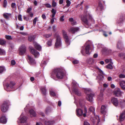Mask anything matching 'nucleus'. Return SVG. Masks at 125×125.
<instances>
[{"mask_svg": "<svg viewBox=\"0 0 125 125\" xmlns=\"http://www.w3.org/2000/svg\"><path fill=\"white\" fill-rule=\"evenodd\" d=\"M33 44L35 48L39 51H41L42 49V47L41 46L37 43L34 42Z\"/></svg>", "mask_w": 125, "mask_h": 125, "instance_id": "f3484780", "label": "nucleus"}, {"mask_svg": "<svg viewBox=\"0 0 125 125\" xmlns=\"http://www.w3.org/2000/svg\"><path fill=\"white\" fill-rule=\"evenodd\" d=\"M27 59L30 64H34L36 63L35 60L29 55L27 56Z\"/></svg>", "mask_w": 125, "mask_h": 125, "instance_id": "4468645a", "label": "nucleus"}, {"mask_svg": "<svg viewBox=\"0 0 125 125\" xmlns=\"http://www.w3.org/2000/svg\"><path fill=\"white\" fill-rule=\"evenodd\" d=\"M125 117V112H123L121 113L119 117V120L120 121H123Z\"/></svg>", "mask_w": 125, "mask_h": 125, "instance_id": "6ab92c4d", "label": "nucleus"}, {"mask_svg": "<svg viewBox=\"0 0 125 125\" xmlns=\"http://www.w3.org/2000/svg\"><path fill=\"white\" fill-rule=\"evenodd\" d=\"M120 104L121 108L125 106V101L123 100L120 102Z\"/></svg>", "mask_w": 125, "mask_h": 125, "instance_id": "7c9ffc66", "label": "nucleus"}, {"mask_svg": "<svg viewBox=\"0 0 125 125\" xmlns=\"http://www.w3.org/2000/svg\"><path fill=\"white\" fill-rule=\"evenodd\" d=\"M11 15L10 13H4L3 15L4 17L6 19H8L9 17Z\"/></svg>", "mask_w": 125, "mask_h": 125, "instance_id": "c85d7f7f", "label": "nucleus"}, {"mask_svg": "<svg viewBox=\"0 0 125 125\" xmlns=\"http://www.w3.org/2000/svg\"><path fill=\"white\" fill-rule=\"evenodd\" d=\"M84 113L83 114V115L84 117H85L86 115V114L87 112V109L86 107H84Z\"/></svg>", "mask_w": 125, "mask_h": 125, "instance_id": "58836bf2", "label": "nucleus"}, {"mask_svg": "<svg viewBox=\"0 0 125 125\" xmlns=\"http://www.w3.org/2000/svg\"><path fill=\"white\" fill-rule=\"evenodd\" d=\"M29 112L30 114V115L31 117L35 116L36 115L35 112L32 109L30 110Z\"/></svg>", "mask_w": 125, "mask_h": 125, "instance_id": "5701e85b", "label": "nucleus"}, {"mask_svg": "<svg viewBox=\"0 0 125 125\" xmlns=\"http://www.w3.org/2000/svg\"><path fill=\"white\" fill-rule=\"evenodd\" d=\"M79 62V61L76 60H74L72 61V63L74 64H77Z\"/></svg>", "mask_w": 125, "mask_h": 125, "instance_id": "49530a36", "label": "nucleus"}, {"mask_svg": "<svg viewBox=\"0 0 125 125\" xmlns=\"http://www.w3.org/2000/svg\"><path fill=\"white\" fill-rule=\"evenodd\" d=\"M97 69L98 70L99 72L100 73L101 75H104V74L102 70H101L100 69L98 68Z\"/></svg>", "mask_w": 125, "mask_h": 125, "instance_id": "8fccbe9b", "label": "nucleus"}, {"mask_svg": "<svg viewBox=\"0 0 125 125\" xmlns=\"http://www.w3.org/2000/svg\"><path fill=\"white\" fill-rule=\"evenodd\" d=\"M79 31V28L78 27H73L71 28L69 30V31L71 32L72 33H74L75 32L77 31Z\"/></svg>", "mask_w": 125, "mask_h": 125, "instance_id": "2eb2a0df", "label": "nucleus"}, {"mask_svg": "<svg viewBox=\"0 0 125 125\" xmlns=\"http://www.w3.org/2000/svg\"><path fill=\"white\" fill-rule=\"evenodd\" d=\"M84 125H90L89 123L86 121H85L84 122Z\"/></svg>", "mask_w": 125, "mask_h": 125, "instance_id": "e2e57ef3", "label": "nucleus"}, {"mask_svg": "<svg viewBox=\"0 0 125 125\" xmlns=\"http://www.w3.org/2000/svg\"><path fill=\"white\" fill-rule=\"evenodd\" d=\"M106 106L105 105H102L101 108V112L104 115H105L107 113Z\"/></svg>", "mask_w": 125, "mask_h": 125, "instance_id": "f8f14e48", "label": "nucleus"}, {"mask_svg": "<svg viewBox=\"0 0 125 125\" xmlns=\"http://www.w3.org/2000/svg\"><path fill=\"white\" fill-rule=\"evenodd\" d=\"M88 17H89V19H92V17L91 16H83L81 17V20L83 23L86 24H88V21L87 19Z\"/></svg>", "mask_w": 125, "mask_h": 125, "instance_id": "423d86ee", "label": "nucleus"}, {"mask_svg": "<svg viewBox=\"0 0 125 125\" xmlns=\"http://www.w3.org/2000/svg\"><path fill=\"white\" fill-rule=\"evenodd\" d=\"M77 115L78 116L83 115V110L79 109H77L76 110Z\"/></svg>", "mask_w": 125, "mask_h": 125, "instance_id": "dca6fc26", "label": "nucleus"}, {"mask_svg": "<svg viewBox=\"0 0 125 125\" xmlns=\"http://www.w3.org/2000/svg\"><path fill=\"white\" fill-rule=\"evenodd\" d=\"M30 48L31 53L34 55L35 58H38L40 54L39 52L37 51L32 47H30Z\"/></svg>", "mask_w": 125, "mask_h": 125, "instance_id": "0eeeda50", "label": "nucleus"}, {"mask_svg": "<svg viewBox=\"0 0 125 125\" xmlns=\"http://www.w3.org/2000/svg\"><path fill=\"white\" fill-rule=\"evenodd\" d=\"M52 35V34H45L43 35V36L46 38H48L49 37H51Z\"/></svg>", "mask_w": 125, "mask_h": 125, "instance_id": "c9c22d12", "label": "nucleus"}, {"mask_svg": "<svg viewBox=\"0 0 125 125\" xmlns=\"http://www.w3.org/2000/svg\"><path fill=\"white\" fill-rule=\"evenodd\" d=\"M10 102L9 101H5L2 105L1 107V111L3 112H6L8 108V106L10 104Z\"/></svg>", "mask_w": 125, "mask_h": 125, "instance_id": "20e7f679", "label": "nucleus"}, {"mask_svg": "<svg viewBox=\"0 0 125 125\" xmlns=\"http://www.w3.org/2000/svg\"><path fill=\"white\" fill-rule=\"evenodd\" d=\"M50 93L51 95L53 96H54L56 95V94L52 90H50Z\"/></svg>", "mask_w": 125, "mask_h": 125, "instance_id": "4c0bfd02", "label": "nucleus"}, {"mask_svg": "<svg viewBox=\"0 0 125 125\" xmlns=\"http://www.w3.org/2000/svg\"><path fill=\"white\" fill-rule=\"evenodd\" d=\"M114 94L116 96L119 97L121 96L123 92L121 91L120 89L118 88H116L114 91Z\"/></svg>", "mask_w": 125, "mask_h": 125, "instance_id": "39448f33", "label": "nucleus"}, {"mask_svg": "<svg viewBox=\"0 0 125 125\" xmlns=\"http://www.w3.org/2000/svg\"><path fill=\"white\" fill-rule=\"evenodd\" d=\"M42 17L43 19H45L46 18V16L45 14H43L42 15Z\"/></svg>", "mask_w": 125, "mask_h": 125, "instance_id": "774afa93", "label": "nucleus"}, {"mask_svg": "<svg viewBox=\"0 0 125 125\" xmlns=\"http://www.w3.org/2000/svg\"><path fill=\"white\" fill-rule=\"evenodd\" d=\"M123 46L122 42L121 41H119L117 44V47L119 49H121L123 48Z\"/></svg>", "mask_w": 125, "mask_h": 125, "instance_id": "4be33fe9", "label": "nucleus"}, {"mask_svg": "<svg viewBox=\"0 0 125 125\" xmlns=\"http://www.w3.org/2000/svg\"><path fill=\"white\" fill-rule=\"evenodd\" d=\"M63 37L65 39V41L67 44L68 45L70 44V42L68 36L67 35L66 32L64 30H63L62 31Z\"/></svg>", "mask_w": 125, "mask_h": 125, "instance_id": "1a4fd4ad", "label": "nucleus"}, {"mask_svg": "<svg viewBox=\"0 0 125 125\" xmlns=\"http://www.w3.org/2000/svg\"><path fill=\"white\" fill-rule=\"evenodd\" d=\"M112 103L115 106H116L118 105L119 102L117 99L115 98H113L111 99Z\"/></svg>", "mask_w": 125, "mask_h": 125, "instance_id": "ddd939ff", "label": "nucleus"}, {"mask_svg": "<svg viewBox=\"0 0 125 125\" xmlns=\"http://www.w3.org/2000/svg\"><path fill=\"white\" fill-rule=\"evenodd\" d=\"M5 69L4 67L2 66H0V73H2Z\"/></svg>", "mask_w": 125, "mask_h": 125, "instance_id": "c03bdc74", "label": "nucleus"}, {"mask_svg": "<svg viewBox=\"0 0 125 125\" xmlns=\"http://www.w3.org/2000/svg\"><path fill=\"white\" fill-rule=\"evenodd\" d=\"M20 33L21 34L24 35H28L27 33L23 32H21Z\"/></svg>", "mask_w": 125, "mask_h": 125, "instance_id": "69168bd1", "label": "nucleus"}, {"mask_svg": "<svg viewBox=\"0 0 125 125\" xmlns=\"http://www.w3.org/2000/svg\"><path fill=\"white\" fill-rule=\"evenodd\" d=\"M51 12L52 14H55L56 13V11L54 9H52Z\"/></svg>", "mask_w": 125, "mask_h": 125, "instance_id": "4d7b16f0", "label": "nucleus"}, {"mask_svg": "<svg viewBox=\"0 0 125 125\" xmlns=\"http://www.w3.org/2000/svg\"><path fill=\"white\" fill-rule=\"evenodd\" d=\"M64 16H62L61 17L60 19V21H64V19H63Z\"/></svg>", "mask_w": 125, "mask_h": 125, "instance_id": "bf43d9fd", "label": "nucleus"}, {"mask_svg": "<svg viewBox=\"0 0 125 125\" xmlns=\"http://www.w3.org/2000/svg\"><path fill=\"white\" fill-rule=\"evenodd\" d=\"M103 94L102 93H101L99 95L98 97V100H102L103 99Z\"/></svg>", "mask_w": 125, "mask_h": 125, "instance_id": "2f4dec72", "label": "nucleus"}, {"mask_svg": "<svg viewBox=\"0 0 125 125\" xmlns=\"http://www.w3.org/2000/svg\"><path fill=\"white\" fill-rule=\"evenodd\" d=\"M111 87L113 88H115V85L113 84H112L111 85Z\"/></svg>", "mask_w": 125, "mask_h": 125, "instance_id": "338daca9", "label": "nucleus"}, {"mask_svg": "<svg viewBox=\"0 0 125 125\" xmlns=\"http://www.w3.org/2000/svg\"><path fill=\"white\" fill-rule=\"evenodd\" d=\"M11 36H10L6 35L5 36L6 38L8 40H9L11 39Z\"/></svg>", "mask_w": 125, "mask_h": 125, "instance_id": "6e6d98bb", "label": "nucleus"}, {"mask_svg": "<svg viewBox=\"0 0 125 125\" xmlns=\"http://www.w3.org/2000/svg\"><path fill=\"white\" fill-rule=\"evenodd\" d=\"M31 8H29L27 10V12L28 13H30V11L31 10Z\"/></svg>", "mask_w": 125, "mask_h": 125, "instance_id": "13d9d810", "label": "nucleus"}, {"mask_svg": "<svg viewBox=\"0 0 125 125\" xmlns=\"http://www.w3.org/2000/svg\"><path fill=\"white\" fill-rule=\"evenodd\" d=\"M46 7L47 8H51L52 7L51 5L48 3L45 4H44Z\"/></svg>", "mask_w": 125, "mask_h": 125, "instance_id": "de8ad7c7", "label": "nucleus"}, {"mask_svg": "<svg viewBox=\"0 0 125 125\" xmlns=\"http://www.w3.org/2000/svg\"><path fill=\"white\" fill-rule=\"evenodd\" d=\"M55 18H52L51 20V23L52 24L54 21Z\"/></svg>", "mask_w": 125, "mask_h": 125, "instance_id": "680f3d73", "label": "nucleus"}, {"mask_svg": "<svg viewBox=\"0 0 125 125\" xmlns=\"http://www.w3.org/2000/svg\"><path fill=\"white\" fill-rule=\"evenodd\" d=\"M69 21L71 22V24L73 25H76V23L75 21H74L73 18H71L69 19Z\"/></svg>", "mask_w": 125, "mask_h": 125, "instance_id": "a878e982", "label": "nucleus"}, {"mask_svg": "<svg viewBox=\"0 0 125 125\" xmlns=\"http://www.w3.org/2000/svg\"><path fill=\"white\" fill-rule=\"evenodd\" d=\"M66 3H67L66 6L68 7H69L71 4V1L69 0H67L66 1Z\"/></svg>", "mask_w": 125, "mask_h": 125, "instance_id": "a18cd8bd", "label": "nucleus"}, {"mask_svg": "<svg viewBox=\"0 0 125 125\" xmlns=\"http://www.w3.org/2000/svg\"><path fill=\"white\" fill-rule=\"evenodd\" d=\"M7 5V1L6 0H4L3 6L5 8Z\"/></svg>", "mask_w": 125, "mask_h": 125, "instance_id": "09e8293b", "label": "nucleus"}, {"mask_svg": "<svg viewBox=\"0 0 125 125\" xmlns=\"http://www.w3.org/2000/svg\"><path fill=\"white\" fill-rule=\"evenodd\" d=\"M90 46L89 44H88L85 46V51L86 54H90Z\"/></svg>", "mask_w": 125, "mask_h": 125, "instance_id": "a211bd4d", "label": "nucleus"}, {"mask_svg": "<svg viewBox=\"0 0 125 125\" xmlns=\"http://www.w3.org/2000/svg\"><path fill=\"white\" fill-rule=\"evenodd\" d=\"M38 19V18H35L33 20V23L34 25H35L36 23V21Z\"/></svg>", "mask_w": 125, "mask_h": 125, "instance_id": "603ef678", "label": "nucleus"}, {"mask_svg": "<svg viewBox=\"0 0 125 125\" xmlns=\"http://www.w3.org/2000/svg\"><path fill=\"white\" fill-rule=\"evenodd\" d=\"M113 64L110 63L108 64L106 66V68L107 69H112L113 68V66L112 65Z\"/></svg>", "mask_w": 125, "mask_h": 125, "instance_id": "c756f323", "label": "nucleus"}, {"mask_svg": "<svg viewBox=\"0 0 125 125\" xmlns=\"http://www.w3.org/2000/svg\"><path fill=\"white\" fill-rule=\"evenodd\" d=\"M55 37L56 38L55 44V47L56 48L59 47L61 46L62 44L61 38L59 35L57 34L55 35Z\"/></svg>", "mask_w": 125, "mask_h": 125, "instance_id": "7ed1b4c3", "label": "nucleus"}, {"mask_svg": "<svg viewBox=\"0 0 125 125\" xmlns=\"http://www.w3.org/2000/svg\"><path fill=\"white\" fill-rule=\"evenodd\" d=\"M14 84L12 82H10V83L9 84L7 83L6 85V88L5 89L6 90L9 91L11 89L13 88V87L14 85Z\"/></svg>", "mask_w": 125, "mask_h": 125, "instance_id": "6e6552de", "label": "nucleus"}, {"mask_svg": "<svg viewBox=\"0 0 125 125\" xmlns=\"http://www.w3.org/2000/svg\"><path fill=\"white\" fill-rule=\"evenodd\" d=\"M89 110L91 112L94 113L95 111V109L94 108L92 107H91L89 108Z\"/></svg>", "mask_w": 125, "mask_h": 125, "instance_id": "37998d69", "label": "nucleus"}, {"mask_svg": "<svg viewBox=\"0 0 125 125\" xmlns=\"http://www.w3.org/2000/svg\"><path fill=\"white\" fill-rule=\"evenodd\" d=\"M54 73L57 77L58 79H61L64 75L63 70L60 68H56L54 69L51 74V77L53 78V73Z\"/></svg>", "mask_w": 125, "mask_h": 125, "instance_id": "f257e3e1", "label": "nucleus"}, {"mask_svg": "<svg viewBox=\"0 0 125 125\" xmlns=\"http://www.w3.org/2000/svg\"><path fill=\"white\" fill-rule=\"evenodd\" d=\"M97 9L100 10H102L103 9V7L102 4L100 3H99V5Z\"/></svg>", "mask_w": 125, "mask_h": 125, "instance_id": "cd10ccee", "label": "nucleus"}, {"mask_svg": "<svg viewBox=\"0 0 125 125\" xmlns=\"http://www.w3.org/2000/svg\"><path fill=\"white\" fill-rule=\"evenodd\" d=\"M7 122V119L5 116H2L1 118L0 122L1 123L5 124Z\"/></svg>", "mask_w": 125, "mask_h": 125, "instance_id": "aec40b11", "label": "nucleus"}, {"mask_svg": "<svg viewBox=\"0 0 125 125\" xmlns=\"http://www.w3.org/2000/svg\"><path fill=\"white\" fill-rule=\"evenodd\" d=\"M120 85L122 88L124 90H125V81H122L120 82Z\"/></svg>", "mask_w": 125, "mask_h": 125, "instance_id": "412c9836", "label": "nucleus"}, {"mask_svg": "<svg viewBox=\"0 0 125 125\" xmlns=\"http://www.w3.org/2000/svg\"><path fill=\"white\" fill-rule=\"evenodd\" d=\"M56 3L55 2L54 0H52V6L53 7H54L56 6Z\"/></svg>", "mask_w": 125, "mask_h": 125, "instance_id": "a19ab883", "label": "nucleus"}, {"mask_svg": "<svg viewBox=\"0 0 125 125\" xmlns=\"http://www.w3.org/2000/svg\"><path fill=\"white\" fill-rule=\"evenodd\" d=\"M35 36H31L28 38V40L29 41L31 42L33 41L34 39Z\"/></svg>", "mask_w": 125, "mask_h": 125, "instance_id": "f704fd0d", "label": "nucleus"}, {"mask_svg": "<svg viewBox=\"0 0 125 125\" xmlns=\"http://www.w3.org/2000/svg\"><path fill=\"white\" fill-rule=\"evenodd\" d=\"M52 40H49L47 43V44L49 46H50L52 45Z\"/></svg>", "mask_w": 125, "mask_h": 125, "instance_id": "ea45409f", "label": "nucleus"}, {"mask_svg": "<svg viewBox=\"0 0 125 125\" xmlns=\"http://www.w3.org/2000/svg\"><path fill=\"white\" fill-rule=\"evenodd\" d=\"M6 43V41L0 38V45H3Z\"/></svg>", "mask_w": 125, "mask_h": 125, "instance_id": "72a5a7b5", "label": "nucleus"}, {"mask_svg": "<svg viewBox=\"0 0 125 125\" xmlns=\"http://www.w3.org/2000/svg\"><path fill=\"white\" fill-rule=\"evenodd\" d=\"M105 62L107 63H108L109 62H110V63L112 64H113V62L112 61V60L111 59H106L105 60Z\"/></svg>", "mask_w": 125, "mask_h": 125, "instance_id": "e433bc0d", "label": "nucleus"}, {"mask_svg": "<svg viewBox=\"0 0 125 125\" xmlns=\"http://www.w3.org/2000/svg\"><path fill=\"white\" fill-rule=\"evenodd\" d=\"M119 56L125 60V53H122L119 54Z\"/></svg>", "mask_w": 125, "mask_h": 125, "instance_id": "79ce46f5", "label": "nucleus"}, {"mask_svg": "<svg viewBox=\"0 0 125 125\" xmlns=\"http://www.w3.org/2000/svg\"><path fill=\"white\" fill-rule=\"evenodd\" d=\"M45 124L46 125H51L53 123V121H46L45 122Z\"/></svg>", "mask_w": 125, "mask_h": 125, "instance_id": "473e14b6", "label": "nucleus"}, {"mask_svg": "<svg viewBox=\"0 0 125 125\" xmlns=\"http://www.w3.org/2000/svg\"><path fill=\"white\" fill-rule=\"evenodd\" d=\"M95 60L93 59L90 58L88 60V62L90 64H93Z\"/></svg>", "mask_w": 125, "mask_h": 125, "instance_id": "b1692460", "label": "nucleus"}, {"mask_svg": "<svg viewBox=\"0 0 125 125\" xmlns=\"http://www.w3.org/2000/svg\"><path fill=\"white\" fill-rule=\"evenodd\" d=\"M98 57V54L97 53H95L94 55H93V57L94 58H96Z\"/></svg>", "mask_w": 125, "mask_h": 125, "instance_id": "0e129e2a", "label": "nucleus"}, {"mask_svg": "<svg viewBox=\"0 0 125 125\" xmlns=\"http://www.w3.org/2000/svg\"><path fill=\"white\" fill-rule=\"evenodd\" d=\"M20 117L21 123H24L26 122L27 120V118L23 113L20 116Z\"/></svg>", "mask_w": 125, "mask_h": 125, "instance_id": "9d476101", "label": "nucleus"}, {"mask_svg": "<svg viewBox=\"0 0 125 125\" xmlns=\"http://www.w3.org/2000/svg\"><path fill=\"white\" fill-rule=\"evenodd\" d=\"M11 64L12 65H14L15 64V61L12 60L11 61Z\"/></svg>", "mask_w": 125, "mask_h": 125, "instance_id": "052dcab7", "label": "nucleus"}, {"mask_svg": "<svg viewBox=\"0 0 125 125\" xmlns=\"http://www.w3.org/2000/svg\"><path fill=\"white\" fill-rule=\"evenodd\" d=\"M85 92L87 94V99L90 102H92L93 100V97L94 94V93H91L92 90L89 88H86L84 89Z\"/></svg>", "mask_w": 125, "mask_h": 125, "instance_id": "f03ea898", "label": "nucleus"}, {"mask_svg": "<svg viewBox=\"0 0 125 125\" xmlns=\"http://www.w3.org/2000/svg\"><path fill=\"white\" fill-rule=\"evenodd\" d=\"M11 6L12 8H15L16 6V4L14 3H13L11 4Z\"/></svg>", "mask_w": 125, "mask_h": 125, "instance_id": "864d4df0", "label": "nucleus"}, {"mask_svg": "<svg viewBox=\"0 0 125 125\" xmlns=\"http://www.w3.org/2000/svg\"><path fill=\"white\" fill-rule=\"evenodd\" d=\"M18 19L20 21H22L21 18V15H19L18 16Z\"/></svg>", "mask_w": 125, "mask_h": 125, "instance_id": "5fc2aeb1", "label": "nucleus"}, {"mask_svg": "<svg viewBox=\"0 0 125 125\" xmlns=\"http://www.w3.org/2000/svg\"><path fill=\"white\" fill-rule=\"evenodd\" d=\"M41 90L42 94L45 95L46 93V90L45 87H42L41 88Z\"/></svg>", "mask_w": 125, "mask_h": 125, "instance_id": "bb28decb", "label": "nucleus"}, {"mask_svg": "<svg viewBox=\"0 0 125 125\" xmlns=\"http://www.w3.org/2000/svg\"><path fill=\"white\" fill-rule=\"evenodd\" d=\"M26 50V47L24 45L21 46L19 48V54L22 55L24 53Z\"/></svg>", "mask_w": 125, "mask_h": 125, "instance_id": "9b49d317", "label": "nucleus"}, {"mask_svg": "<svg viewBox=\"0 0 125 125\" xmlns=\"http://www.w3.org/2000/svg\"><path fill=\"white\" fill-rule=\"evenodd\" d=\"M119 77L120 78H125V75L124 74H121L119 75Z\"/></svg>", "mask_w": 125, "mask_h": 125, "instance_id": "3c124183", "label": "nucleus"}, {"mask_svg": "<svg viewBox=\"0 0 125 125\" xmlns=\"http://www.w3.org/2000/svg\"><path fill=\"white\" fill-rule=\"evenodd\" d=\"M73 91L78 95L80 96L81 95V94L80 92L76 88L73 89Z\"/></svg>", "mask_w": 125, "mask_h": 125, "instance_id": "393cba45", "label": "nucleus"}]
</instances>
